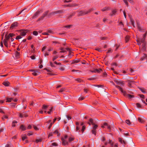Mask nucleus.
Returning a JSON list of instances; mask_svg holds the SVG:
<instances>
[{
  "label": "nucleus",
  "mask_w": 147,
  "mask_h": 147,
  "mask_svg": "<svg viewBox=\"0 0 147 147\" xmlns=\"http://www.w3.org/2000/svg\"><path fill=\"white\" fill-rule=\"evenodd\" d=\"M115 86L116 88H117L121 92V93L123 94L124 96H127L128 97L129 99H131L132 98L134 97V95H131L130 94H127L125 91L123 90L122 88H121L120 86Z\"/></svg>",
  "instance_id": "nucleus-1"
},
{
  "label": "nucleus",
  "mask_w": 147,
  "mask_h": 147,
  "mask_svg": "<svg viewBox=\"0 0 147 147\" xmlns=\"http://www.w3.org/2000/svg\"><path fill=\"white\" fill-rule=\"evenodd\" d=\"M95 7L92 8L91 9H89L87 11H81L79 12L78 13V16H81L90 13L92 11L96 10Z\"/></svg>",
  "instance_id": "nucleus-2"
},
{
  "label": "nucleus",
  "mask_w": 147,
  "mask_h": 147,
  "mask_svg": "<svg viewBox=\"0 0 147 147\" xmlns=\"http://www.w3.org/2000/svg\"><path fill=\"white\" fill-rule=\"evenodd\" d=\"M145 38H143L142 39L137 40V42L138 45H140L141 43L145 42Z\"/></svg>",
  "instance_id": "nucleus-3"
},
{
  "label": "nucleus",
  "mask_w": 147,
  "mask_h": 147,
  "mask_svg": "<svg viewBox=\"0 0 147 147\" xmlns=\"http://www.w3.org/2000/svg\"><path fill=\"white\" fill-rule=\"evenodd\" d=\"M106 126L107 128L109 129H110L111 126L110 125H109L108 123L106 122L104 123L103 125L101 126V127L104 128Z\"/></svg>",
  "instance_id": "nucleus-4"
},
{
  "label": "nucleus",
  "mask_w": 147,
  "mask_h": 147,
  "mask_svg": "<svg viewBox=\"0 0 147 147\" xmlns=\"http://www.w3.org/2000/svg\"><path fill=\"white\" fill-rule=\"evenodd\" d=\"M61 140L62 141V144L63 145L65 146L66 145H68V142L66 140H64L63 138H61Z\"/></svg>",
  "instance_id": "nucleus-5"
},
{
  "label": "nucleus",
  "mask_w": 147,
  "mask_h": 147,
  "mask_svg": "<svg viewBox=\"0 0 147 147\" xmlns=\"http://www.w3.org/2000/svg\"><path fill=\"white\" fill-rule=\"evenodd\" d=\"M63 12V11L62 10H60L58 11H55L54 12H53L50 13V15H53L55 14H57L58 13H61Z\"/></svg>",
  "instance_id": "nucleus-6"
},
{
  "label": "nucleus",
  "mask_w": 147,
  "mask_h": 147,
  "mask_svg": "<svg viewBox=\"0 0 147 147\" xmlns=\"http://www.w3.org/2000/svg\"><path fill=\"white\" fill-rule=\"evenodd\" d=\"M127 82H128V86L129 88H131L133 86V85L134 84V82L133 81H131L130 80H128Z\"/></svg>",
  "instance_id": "nucleus-7"
},
{
  "label": "nucleus",
  "mask_w": 147,
  "mask_h": 147,
  "mask_svg": "<svg viewBox=\"0 0 147 147\" xmlns=\"http://www.w3.org/2000/svg\"><path fill=\"white\" fill-rule=\"evenodd\" d=\"M28 116V115L26 112H24L22 114L21 113L19 114V117L21 118L23 117H26Z\"/></svg>",
  "instance_id": "nucleus-8"
},
{
  "label": "nucleus",
  "mask_w": 147,
  "mask_h": 147,
  "mask_svg": "<svg viewBox=\"0 0 147 147\" xmlns=\"http://www.w3.org/2000/svg\"><path fill=\"white\" fill-rule=\"evenodd\" d=\"M18 23L17 22H14L11 25L10 28L13 29L14 28V27H17L18 26Z\"/></svg>",
  "instance_id": "nucleus-9"
},
{
  "label": "nucleus",
  "mask_w": 147,
  "mask_h": 147,
  "mask_svg": "<svg viewBox=\"0 0 147 147\" xmlns=\"http://www.w3.org/2000/svg\"><path fill=\"white\" fill-rule=\"evenodd\" d=\"M61 51H60V53H65L67 52V51H68V49H69V48H61Z\"/></svg>",
  "instance_id": "nucleus-10"
},
{
  "label": "nucleus",
  "mask_w": 147,
  "mask_h": 147,
  "mask_svg": "<svg viewBox=\"0 0 147 147\" xmlns=\"http://www.w3.org/2000/svg\"><path fill=\"white\" fill-rule=\"evenodd\" d=\"M48 13V11H47L45 12V13L43 14L42 15L41 17V18H39L38 19V21H40V20H41V19H42L46 15H47V14Z\"/></svg>",
  "instance_id": "nucleus-11"
},
{
  "label": "nucleus",
  "mask_w": 147,
  "mask_h": 147,
  "mask_svg": "<svg viewBox=\"0 0 147 147\" xmlns=\"http://www.w3.org/2000/svg\"><path fill=\"white\" fill-rule=\"evenodd\" d=\"M53 133L54 134H57V136H60V134L59 132L58 129H56L53 132Z\"/></svg>",
  "instance_id": "nucleus-12"
},
{
  "label": "nucleus",
  "mask_w": 147,
  "mask_h": 147,
  "mask_svg": "<svg viewBox=\"0 0 147 147\" xmlns=\"http://www.w3.org/2000/svg\"><path fill=\"white\" fill-rule=\"evenodd\" d=\"M3 84L6 86H9L10 85V83L7 81H5L3 83Z\"/></svg>",
  "instance_id": "nucleus-13"
},
{
  "label": "nucleus",
  "mask_w": 147,
  "mask_h": 147,
  "mask_svg": "<svg viewBox=\"0 0 147 147\" xmlns=\"http://www.w3.org/2000/svg\"><path fill=\"white\" fill-rule=\"evenodd\" d=\"M137 27H138V30L139 31H141V32H143L144 30H146V29L145 28H142L139 25H138H138Z\"/></svg>",
  "instance_id": "nucleus-14"
},
{
  "label": "nucleus",
  "mask_w": 147,
  "mask_h": 147,
  "mask_svg": "<svg viewBox=\"0 0 147 147\" xmlns=\"http://www.w3.org/2000/svg\"><path fill=\"white\" fill-rule=\"evenodd\" d=\"M108 143H109L111 144V146H113V143L112 142V140H109L107 142H106L105 143V145H107Z\"/></svg>",
  "instance_id": "nucleus-15"
},
{
  "label": "nucleus",
  "mask_w": 147,
  "mask_h": 147,
  "mask_svg": "<svg viewBox=\"0 0 147 147\" xmlns=\"http://www.w3.org/2000/svg\"><path fill=\"white\" fill-rule=\"evenodd\" d=\"M101 70H102V69H101L99 68L98 69H94L93 71H91V72H94V73H95L96 72H98V73H99L101 71Z\"/></svg>",
  "instance_id": "nucleus-16"
},
{
  "label": "nucleus",
  "mask_w": 147,
  "mask_h": 147,
  "mask_svg": "<svg viewBox=\"0 0 147 147\" xmlns=\"http://www.w3.org/2000/svg\"><path fill=\"white\" fill-rule=\"evenodd\" d=\"M5 38L4 40L8 41L9 39L11 38L9 36V35H7L6 34H5Z\"/></svg>",
  "instance_id": "nucleus-17"
},
{
  "label": "nucleus",
  "mask_w": 147,
  "mask_h": 147,
  "mask_svg": "<svg viewBox=\"0 0 147 147\" xmlns=\"http://www.w3.org/2000/svg\"><path fill=\"white\" fill-rule=\"evenodd\" d=\"M68 142H70L73 141L74 140V138L73 136H70L68 138Z\"/></svg>",
  "instance_id": "nucleus-18"
},
{
  "label": "nucleus",
  "mask_w": 147,
  "mask_h": 147,
  "mask_svg": "<svg viewBox=\"0 0 147 147\" xmlns=\"http://www.w3.org/2000/svg\"><path fill=\"white\" fill-rule=\"evenodd\" d=\"M142 50L144 51L146 49V42L142 43Z\"/></svg>",
  "instance_id": "nucleus-19"
},
{
  "label": "nucleus",
  "mask_w": 147,
  "mask_h": 147,
  "mask_svg": "<svg viewBox=\"0 0 147 147\" xmlns=\"http://www.w3.org/2000/svg\"><path fill=\"white\" fill-rule=\"evenodd\" d=\"M20 53L18 51H16L15 53V57L17 59H18L20 58Z\"/></svg>",
  "instance_id": "nucleus-20"
},
{
  "label": "nucleus",
  "mask_w": 147,
  "mask_h": 147,
  "mask_svg": "<svg viewBox=\"0 0 147 147\" xmlns=\"http://www.w3.org/2000/svg\"><path fill=\"white\" fill-rule=\"evenodd\" d=\"M20 129H21L22 131H24L26 130V127L25 126L23 125H22L20 127Z\"/></svg>",
  "instance_id": "nucleus-21"
},
{
  "label": "nucleus",
  "mask_w": 147,
  "mask_h": 147,
  "mask_svg": "<svg viewBox=\"0 0 147 147\" xmlns=\"http://www.w3.org/2000/svg\"><path fill=\"white\" fill-rule=\"evenodd\" d=\"M117 12V10L116 9H115L112 11L111 13L110 14L111 16H112L115 15V13Z\"/></svg>",
  "instance_id": "nucleus-22"
},
{
  "label": "nucleus",
  "mask_w": 147,
  "mask_h": 147,
  "mask_svg": "<svg viewBox=\"0 0 147 147\" xmlns=\"http://www.w3.org/2000/svg\"><path fill=\"white\" fill-rule=\"evenodd\" d=\"M130 22H131V24H132V25L134 27H135V26L134 25V20L132 18H130Z\"/></svg>",
  "instance_id": "nucleus-23"
},
{
  "label": "nucleus",
  "mask_w": 147,
  "mask_h": 147,
  "mask_svg": "<svg viewBox=\"0 0 147 147\" xmlns=\"http://www.w3.org/2000/svg\"><path fill=\"white\" fill-rule=\"evenodd\" d=\"M8 41H6L5 40H3L4 43V45L7 47H8Z\"/></svg>",
  "instance_id": "nucleus-24"
},
{
  "label": "nucleus",
  "mask_w": 147,
  "mask_h": 147,
  "mask_svg": "<svg viewBox=\"0 0 147 147\" xmlns=\"http://www.w3.org/2000/svg\"><path fill=\"white\" fill-rule=\"evenodd\" d=\"M6 102H11V101L13 100V98H6Z\"/></svg>",
  "instance_id": "nucleus-25"
},
{
  "label": "nucleus",
  "mask_w": 147,
  "mask_h": 147,
  "mask_svg": "<svg viewBox=\"0 0 147 147\" xmlns=\"http://www.w3.org/2000/svg\"><path fill=\"white\" fill-rule=\"evenodd\" d=\"M80 60L78 59H75L72 61V63H78L79 61Z\"/></svg>",
  "instance_id": "nucleus-26"
},
{
  "label": "nucleus",
  "mask_w": 147,
  "mask_h": 147,
  "mask_svg": "<svg viewBox=\"0 0 147 147\" xmlns=\"http://www.w3.org/2000/svg\"><path fill=\"white\" fill-rule=\"evenodd\" d=\"M17 123V122L15 121H13L12 126L13 127H14L16 126V124Z\"/></svg>",
  "instance_id": "nucleus-27"
},
{
  "label": "nucleus",
  "mask_w": 147,
  "mask_h": 147,
  "mask_svg": "<svg viewBox=\"0 0 147 147\" xmlns=\"http://www.w3.org/2000/svg\"><path fill=\"white\" fill-rule=\"evenodd\" d=\"M129 36H126L125 37V42H127L129 40Z\"/></svg>",
  "instance_id": "nucleus-28"
},
{
  "label": "nucleus",
  "mask_w": 147,
  "mask_h": 147,
  "mask_svg": "<svg viewBox=\"0 0 147 147\" xmlns=\"http://www.w3.org/2000/svg\"><path fill=\"white\" fill-rule=\"evenodd\" d=\"M125 123L128 125H130L131 124V122L129 120L127 119L125 121Z\"/></svg>",
  "instance_id": "nucleus-29"
},
{
  "label": "nucleus",
  "mask_w": 147,
  "mask_h": 147,
  "mask_svg": "<svg viewBox=\"0 0 147 147\" xmlns=\"http://www.w3.org/2000/svg\"><path fill=\"white\" fill-rule=\"evenodd\" d=\"M48 105H43L42 107V108L43 109L46 110L48 108Z\"/></svg>",
  "instance_id": "nucleus-30"
},
{
  "label": "nucleus",
  "mask_w": 147,
  "mask_h": 147,
  "mask_svg": "<svg viewBox=\"0 0 147 147\" xmlns=\"http://www.w3.org/2000/svg\"><path fill=\"white\" fill-rule=\"evenodd\" d=\"M26 32L25 31L21 32L20 33V36H24L26 35Z\"/></svg>",
  "instance_id": "nucleus-31"
},
{
  "label": "nucleus",
  "mask_w": 147,
  "mask_h": 147,
  "mask_svg": "<svg viewBox=\"0 0 147 147\" xmlns=\"http://www.w3.org/2000/svg\"><path fill=\"white\" fill-rule=\"evenodd\" d=\"M27 138V136L26 135H24L22 136V140L24 141Z\"/></svg>",
  "instance_id": "nucleus-32"
},
{
  "label": "nucleus",
  "mask_w": 147,
  "mask_h": 147,
  "mask_svg": "<svg viewBox=\"0 0 147 147\" xmlns=\"http://www.w3.org/2000/svg\"><path fill=\"white\" fill-rule=\"evenodd\" d=\"M42 139L41 138L36 139L35 141V142L36 143H38V142H40L42 141Z\"/></svg>",
  "instance_id": "nucleus-33"
},
{
  "label": "nucleus",
  "mask_w": 147,
  "mask_h": 147,
  "mask_svg": "<svg viewBox=\"0 0 147 147\" xmlns=\"http://www.w3.org/2000/svg\"><path fill=\"white\" fill-rule=\"evenodd\" d=\"M109 9V8L107 7H105L104 8H103L102 9H101V10L102 11H106L107 10H108Z\"/></svg>",
  "instance_id": "nucleus-34"
},
{
  "label": "nucleus",
  "mask_w": 147,
  "mask_h": 147,
  "mask_svg": "<svg viewBox=\"0 0 147 147\" xmlns=\"http://www.w3.org/2000/svg\"><path fill=\"white\" fill-rule=\"evenodd\" d=\"M119 83L118 84L121 86H123L124 85V83L123 81H119Z\"/></svg>",
  "instance_id": "nucleus-35"
},
{
  "label": "nucleus",
  "mask_w": 147,
  "mask_h": 147,
  "mask_svg": "<svg viewBox=\"0 0 147 147\" xmlns=\"http://www.w3.org/2000/svg\"><path fill=\"white\" fill-rule=\"evenodd\" d=\"M93 125H94L93 127V129L96 130L98 127V125H97L95 124H94Z\"/></svg>",
  "instance_id": "nucleus-36"
},
{
  "label": "nucleus",
  "mask_w": 147,
  "mask_h": 147,
  "mask_svg": "<svg viewBox=\"0 0 147 147\" xmlns=\"http://www.w3.org/2000/svg\"><path fill=\"white\" fill-rule=\"evenodd\" d=\"M140 90L144 93H146L145 90L144 88H142L140 89Z\"/></svg>",
  "instance_id": "nucleus-37"
},
{
  "label": "nucleus",
  "mask_w": 147,
  "mask_h": 147,
  "mask_svg": "<svg viewBox=\"0 0 147 147\" xmlns=\"http://www.w3.org/2000/svg\"><path fill=\"white\" fill-rule=\"evenodd\" d=\"M40 12V11H38L35 13L34 14V16H37V15H38V14Z\"/></svg>",
  "instance_id": "nucleus-38"
},
{
  "label": "nucleus",
  "mask_w": 147,
  "mask_h": 147,
  "mask_svg": "<svg viewBox=\"0 0 147 147\" xmlns=\"http://www.w3.org/2000/svg\"><path fill=\"white\" fill-rule=\"evenodd\" d=\"M138 120L139 122L141 123H142L143 121V120L140 118H138Z\"/></svg>",
  "instance_id": "nucleus-39"
},
{
  "label": "nucleus",
  "mask_w": 147,
  "mask_h": 147,
  "mask_svg": "<svg viewBox=\"0 0 147 147\" xmlns=\"http://www.w3.org/2000/svg\"><path fill=\"white\" fill-rule=\"evenodd\" d=\"M68 51H69V55H71V56H73V52L71 51L70 50L69 48V49H68Z\"/></svg>",
  "instance_id": "nucleus-40"
},
{
  "label": "nucleus",
  "mask_w": 147,
  "mask_h": 147,
  "mask_svg": "<svg viewBox=\"0 0 147 147\" xmlns=\"http://www.w3.org/2000/svg\"><path fill=\"white\" fill-rule=\"evenodd\" d=\"M71 4V7H76V6H78V4H76V3H75L72 4Z\"/></svg>",
  "instance_id": "nucleus-41"
},
{
  "label": "nucleus",
  "mask_w": 147,
  "mask_h": 147,
  "mask_svg": "<svg viewBox=\"0 0 147 147\" xmlns=\"http://www.w3.org/2000/svg\"><path fill=\"white\" fill-rule=\"evenodd\" d=\"M33 34L34 35L36 36L38 34V32L37 31H34L33 32Z\"/></svg>",
  "instance_id": "nucleus-42"
},
{
  "label": "nucleus",
  "mask_w": 147,
  "mask_h": 147,
  "mask_svg": "<svg viewBox=\"0 0 147 147\" xmlns=\"http://www.w3.org/2000/svg\"><path fill=\"white\" fill-rule=\"evenodd\" d=\"M89 121L92 125H93L94 124L93 122V119L92 118H90L89 119Z\"/></svg>",
  "instance_id": "nucleus-43"
},
{
  "label": "nucleus",
  "mask_w": 147,
  "mask_h": 147,
  "mask_svg": "<svg viewBox=\"0 0 147 147\" xmlns=\"http://www.w3.org/2000/svg\"><path fill=\"white\" fill-rule=\"evenodd\" d=\"M80 127L79 126H76V131H78V130L80 129Z\"/></svg>",
  "instance_id": "nucleus-44"
},
{
  "label": "nucleus",
  "mask_w": 147,
  "mask_h": 147,
  "mask_svg": "<svg viewBox=\"0 0 147 147\" xmlns=\"http://www.w3.org/2000/svg\"><path fill=\"white\" fill-rule=\"evenodd\" d=\"M95 49L96 50H97V51H99L100 52H102V50H101V49L100 48H97Z\"/></svg>",
  "instance_id": "nucleus-45"
},
{
  "label": "nucleus",
  "mask_w": 147,
  "mask_h": 147,
  "mask_svg": "<svg viewBox=\"0 0 147 147\" xmlns=\"http://www.w3.org/2000/svg\"><path fill=\"white\" fill-rule=\"evenodd\" d=\"M123 1L125 3V4L127 6V7H128V5L127 0H123Z\"/></svg>",
  "instance_id": "nucleus-46"
},
{
  "label": "nucleus",
  "mask_w": 147,
  "mask_h": 147,
  "mask_svg": "<svg viewBox=\"0 0 147 147\" xmlns=\"http://www.w3.org/2000/svg\"><path fill=\"white\" fill-rule=\"evenodd\" d=\"M72 72H78V71L79 72H81V71L78 70L73 69L71 70Z\"/></svg>",
  "instance_id": "nucleus-47"
},
{
  "label": "nucleus",
  "mask_w": 147,
  "mask_h": 147,
  "mask_svg": "<svg viewBox=\"0 0 147 147\" xmlns=\"http://www.w3.org/2000/svg\"><path fill=\"white\" fill-rule=\"evenodd\" d=\"M92 133L94 134L95 135H96V131L95 130L93 129L92 131Z\"/></svg>",
  "instance_id": "nucleus-48"
},
{
  "label": "nucleus",
  "mask_w": 147,
  "mask_h": 147,
  "mask_svg": "<svg viewBox=\"0 0 147 147\" xmlns=\"http://www.w3.org/2000/svg\"><path fill=\"white\" fill-rule=\"evenodd\" d=\"M54 134L53 132H50L49 133V134L48 135V137H49L51 136H53V134Z\"/></svg>",
  "instance_id": "nucleus-49"
},
{
  "label": "nucleus",
  "mask_w": 147,
  "mask_h": 147,
  "mask_svg": "<svg viewBox=\"0 0 147 147\" xmlns=\"http://www.w3.org/2000/svg\"><path fill=\"white\" fill-rule=\"evenodd\" d=\"M9 36L11 38L15 36V34L13 33H9Z\"/></svg>",
  "instance_id": "nucleus-50"
},
{
  "label": "nucleus",
  "mask_w": 147,
  "mask_h": 147,
  "mask_svg": "<svg viewBox=\"0 0 147 147\" xmlns=\"http://www.w3.org/2000/svg\"><path fill=\"white\" fill-rule=\"evenodd\" d=\"M84 98H85L84 96H82L80 97L79 98L78 100H83Z\"/></svg>",
  "instance_id": "nucleus-51"
},
{
  "label": "nucleus",
  "mask_w": 147,
  "mask_h": 147,
  "mask_svg": "<svg viewBox=\"0 0 147 147\" xmlns=\"http://www.w3.org/2000/svg\"><path fill=\"white\" fill-rule=\"evenodd\" d=\"M36 71L35 70L34 72L32 73V74L34 76H36L37 75V74L36 73Z\"/></svg>",
  "instance_id": "nucleus-52"
},
{
  "label": "nucleus",
  "mask_w": 147,
  "mask_h": 147,
  "mask_svg": "<svg viewBox=\"0 0 147 147\" xmlns=\"http://www.w3.org/2000/svg\"><path fill=\"white\" fill-rule=\"evenodd\" d=\"M33 134V133L32 132H29L27 134V135L28 136H30Z\"/></svg>",
  "instance_id": "nucleus-53"
},
{
  "label": "nucleus",
  "mask_w": 147,
  "mask_h": 147,
  "mask_svg": "<svg viewBox=\"0 0 147 147\" xmlns=\"http://www.w3.org/2000/svg\"><path fill=\"white\" fill-rule=\"evenodd\" d=\"M112 52V50L111 48L109 49L108 50L107 53H111Z\"/></svg>",
  "instance_id": "nucleus-54"
},
{
  "label": "nucleus",
  "mask_w": 147,
  "mask_h": 147,
  "mask_svg": "<svg viewBox=\"0 0 147 147\" xmlns=\"http://www.w3.org/2000/svg\"><path fill=\"white\" fill-rule=\"evenodd\" d=\"M58 57V56H54L53 58V61H54Z\"/></svg>",
  "instance_id": "nucleus-55"
},
{
  "label": "nucleus",
  "mask_w": 147,
  "mask_h": 147,
  "mask_svg": "<svg viewBox=\"0 0 147 147\" xmlns=\"http://www.w3.org/2000/svg\"><path fill=\"white\" fill-rule=\"evenodd\" d=\"M85 129V127L84 126H83L82 127V129H81V131H82V133L83 132Z\"/></svg>",
  "instance_id": "nucleus-56"
},
{
  "label": "nucleus",
  "mask_w": 147,
  "mask_h": 147,
  "mask_svg": "<svg viewBox=\"0 0 147 147\" xmlns=\"http://www.w3.org/2000/svg\"><path fill=\"white\" fill-rule=\"evenodd\" d=\"M76 81H78L79 82H81L82 80L80 78H78L76 80Z\"/></svg>",
  "instance_id": "nucleus-57"
},
{
  "label": "nucleus",
  "mask_w": 147,
  "mask_h": 147,
  "mask_svg": "<svg viewBox=\"0 0 147 147\" xmlns=\"http://www.w3.org/2000/svg\"><path fill=\"white\" fill-rule=\"evenodd\" d=\"M136 105L138 107L140 108L141 107V105L139 103H136Z\"/></svg>",
  "instance_id": "nucleus-58"
},
{
  "label": "nucleus",
  "mask_w": 147,
  "mask_h": 147,
  "mask_svg": "<svg viewBox=\"0 0 147 147\" xmlns=\"http://www.w3.org/2000/svg\"><path fill=\"white\" fill-rule=\"evenodd\" d=\"M88 90L87 88H84V92L87 93L88 92Z\"/></svg>",
  "instance_id": "nucleus-59"
},
{
  "label": "nucleus",
  "mask_w": 147,
  "mask_h": 147,
  "mask_svg": "<svg viewBox=\"0 0 147 147\" xmlns=\"http://www.w3.org/2000/svg\"><path fill=\"white\" fill-rule=\"evenodd\" d=\"M22 37H21L20 35L16 37V39L17 40L20 39Z\"/></svg>",
  "instance_id": "nucleus-60"
},
{
  "label": "nucleus",
  "mask_w": 147,
  "mask_h": 147,
  "mask_svg": "<svg viewBox=\"0 0 147 147\" xmlns=\"http://www.w3.org/2000/svg\"><path fill=\"white\" fill-rule=\"evenodd\" d=\"M107 74L105 72L103 73V76L104 77H107Z\"/></svg>",
  "instance_id": "nucleus-61"
},
{
  "label": "nucleus",
  "mask_w": 147,
  "mask_h": 147,
  "mask_svg": "<svg viewBox=\"0 0 147 147\" xmlns=\"http://www.w3.org/2000/svg\"><path fill=\"white\" fill-rule=\"evenodd\" d=\"M52 146H57V144L55 142L52 143Z\"/></svg>",
  "instance_id": "nucleus-62"
},
{
  "label": "nucleus",
  "mask_w": 147,
  "mask_h": 147,
  "mask_svg": "<svg viewBox=\"0 0 147 147\" xmlns=\"http://www.w3.org/2000/svg\"><path fill=\"white\" fill-rule=\"evenodd\" d=\"M59 69L62 71H64L65 70V68L63 67H61L59 68Z\"/></svg>",
  "instance_id": "nucleus-63"
},
{
  "label": "nucleus",
  "mask_w": 147,
  "mask_h": 147,
  "mask_svg": "<svg viewBox=\"0 0 147 147\" xmlns=\"http://www.w3.org/2000/svg\"><path fill=\"white\" fill-rule=\"evenodd\" d=\"M65 90V89L64 88H61L59 91V92H62Z\"/></svg>",
  "instance_id": "nucleus-64"
}]
</instances>
